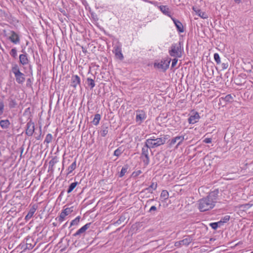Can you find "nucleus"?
<instances>
[{
    "label": "nucleus",
    "mask_w": 253,
    "mask_h": 253,
    "mask_svg": "<svg viewBox=\"0 0 253 253\" xmlns=\"http://www.w3.org/2000/svg\"><path fill=\"white\" fill-rule=\"evenodd\" d=\"M218 189H214L211 191L205 198L198 201V209L200 211L203 212L212 209L217 202Z\"/></svg>",
    "instance_id": "obj_1"
},
{
    "label": "nucleus",
    "mask_w": 253,
    "mask_h": 253,
    "mask_svg": "<svg viewBox=\"0 0 253 253\" xmlns=\"http://www.w3.org/2000/svg\"><path fill=\"white\" fill-rule=\"evenodd\" d=\"M167 139V135L159 138L153 136L151 138L146 139L145 143L150 148H154L165 144Z\"/></svg>",
    "instance_id": "obj_2"
},
{
    "label": "nucleus",
    "mask_w": 253,
    "mask_h": 253,
    "mask_svg": "<svg viewBox=\"0 0 253 253\" xmlns=\"http://www.w3.org/2000/svg\"><path fill=\"white\" fill-rule=\"evenodd\" d=\"M182 43L179 42L178 43H173L169 49V55L175 58H180L182 56L183 50Z\"/></svg>",
    "instance_id": "obj_3"
},
{
    "label": "nucleus",
    "mask_w": 253,
    "mask_h": 253,
    "mask_svg": "<svg viewBox=\"0 0 253 253\" xmlns=\"http://www.w3.org/2000/svg\"><path fill=\"white\" fill-rule=\"evenodd\" d=\"M150 149L151 148L148 146V145H146L145 143L142 148L140 158L142 160L145 166H147L149 164L150 159L149 157V152Z\"/></svg>",
    "instance_id": "obj_4"
},
{
    "label": "nucleus",
    "mask_w": 253,
    "mask_h": 253,
    "mask_svg": "<svg viewBox=\"0 0 253 253\" xmlns=\"http://www.w3.org/2000/svg\"><path fill=\"white\" fill-rule=\"evenodd\" d=\"M9 37L8 39L11 42L15 44L20 43V39L19 35L14 31H10L8 33Z\"/></svg>",
    "instance_id": "obj_5"
},
{
    "label": "nucleus",
    "mask_w": 253,
    "mask_h": 253,
    "mask_svg": "<svg viewBox=\"0 0 253 253\" xmlns=\"http://www.w3.org/2000/svg\"><path fill=\"white\" fill-rule=\"evenodd\" d=\"M91 224V223L90 222L85 224L78 230H77V232L73 234V236L78 238H80L82 236H84L85 231L90 227Z\"/></svg>",
    "instance_id": "obj_6"
},
{
    "label": "nucleus",
    "mask_w": 253,
    "mask_h": 253,
    "mask_svg": "<svg viewBox=\"0 0 253 253\" xmlns=\"http://www.w3.org/2000/svg\"><path fill=\"white\" fill-rule=\"evenodd\" d=\"M113 52L115 54V57L120 60H123L124 58L122 52V47L120 44H116L114 46Z\"/></svg>",
    "instance_id": "obj_7"
},
{
    "label": "nucleus",
    "mask_w": 253,
    "mask_h": 253,
    "mask_svg": "<svg viewBox=\"0 0 253 253\" xmlns=\"http://www.w3.org/2000/svg\"><path fill=\"white\" fill-rule=\"evenodd\" d=\"M146 118V114L143 110H138L136 111V122L139 124Z\"/></svg>",
    "instance_id": "obj_8"
},
{
    "label": "nucleus",
    "mask_w": 253,
    "mask_h": 253,
    "mask_svg": "<svg viewBox=\"0 0 253 253\" xmlns=\"http://www.w3.org/2000/svg\"><path fill=\"white\" fill-rule=\"evenodd\" d=\"M35 131V125L32 121H29L26 124V134L29 136H32Z\"/></svg>",
    "instance_id": "obj_9"
},
{
    "label": "nucleus",
    "mask_w": 253,
    "mask_h": 253,
    "mask_svg": "<svg viewBox=\"0 0 253 253\" xmlns=\"http://www.w3.org/2000/svg\"><path fill=\"white\" fill-rule=\"evenodd\" d=\"M170 61V59H168L164 61H162L160 63H158V64H155V66L157 67L159 69H163L164 70H166L169 67Z\"/></svg>",
    "instance_id": "obj_10"
},
{
    "label": "nucleus",
    "mask_w": 253,
    "mask_h": 253,
    "mask_svg": "<svg viewBox=\"0 0 253 253\" xmlns=\"http://www.w3.org/2000/svg\"><path fill=\"white\" fill-rule=\"evenodd\" d=\"M184 139V136L183 135L176 136L171 139L170 145H174L177 142V144L176 146V148H177L180 145H181Z\"/></svg>",
    "instance_id": "obj_11"
},
{
    "label": "nucleus",
    "mask_w": 253,
    "mask_h": 253,
    "mask_svg": "<svg viewBox=\"0 0 253 253\" xmlns=\"http://www.w3.org/2000/svg\"><path fill=\"white\" fill-rule=\"evenodd\" d=\"M171 18L172 20L173 23H174L175 26L176 27L177 30L179 33H183L184 32V28L182 24L179 20L173 17H171Z\"/></svg>",
    "instance_id": "obj_12"
},
{
    "label": "nucleus",
    "mask_w": 253,
    "mask_h": 253,
    "mask_svg": "<svg viewBox=\"0 0 253 253\" xmlns=\"http://www.w3.org/2000/svg\"><path fill=\"white\" fill-rule=\"evenodd\" d=\"M81 80L78 75H74L72 77L71 86L76 88L78 85L80 84Z\"/></svg>",
    "instance_id": "obj_13"
},
{
    "label": "nucleus",
    "mask_w": 253,
    "mask_h": 253,
    "mask_svg": "<svg viewBox=\"0 0 253 253\" xmlns=\"http://www.w3.org/2000/svg\"><path fill=\"white\" fill-rule=\"evenodd\" d=\"M37 207L36 205H33L32 206V207L30 209L28 213L25 217V219L26 221H28L30 218H31L33 217L35 212L37 210Z\"/></svg>",
    "instance_id": "obj_14"
},
{
    "label": "nucleus",
    "mask_w": 253,
    "mask_h": 253,
    "mask_svg": "<svg viewBox=\"0 0 253 253\" xmlns=\"http://www.w3.org/2000/svg\"><path fill=\"white\" fill-rule=\"evenodd\" d=\"M200 118V116L199 114L197 112H196L194 115L191 116L188 118V122L189 124H194L197 123Z\"/></svg>",
    "instance_id": "obj_15"
},
{
    "label": "nucleus",
    "mask_w": 253,
    "mask_h": 253,
    "mask_svg": "<svg viewBox=\"0 0 253 253\" xmlns=\"http://www.w3.org/2000/svg\"><path fill=\"white\" fill-rule=\"evenodd\" d=\"M15 77L18 84H22L25 81V75L21 72L15 75Z\"/></svg>",
    "instance_id": "obj_16"
},
{
    "label": "nucleus",
    "mask_w": 253,
    "mask_h": 253,
    "mask_svg": "<svg viewBox=\"0 0 253 253\" xmlns=\"http://www.w3.org/2000/svg\"><path fill=\"white\" fill-rule=\"evenodd\" d=\"M193 241V238L190 236H186L185 238L180 240L182 246H188Z\"/></svg>",
    "instance_id": "obj_17"
},
{
    "label": "nucleus",
    "mask_w": 253,
    "mask_h": 253,
    "mask_svg": "<svg viewBox=\"0 0 253 253\" xmlns=\"http://www.w3.org/2000/svg\"><path fill=\"white\" fill-rule=\"evenodd\" d=\"M160 10L166 15L169 16L170 17V12L169 8L167 5H161L159 6Z\"/></svg>",
    "instance_id": "obj_18"
},
{
    "label": "nucleus",
    "mask_w": 253,
    "mask_h": 253,
    "mask_svg": "<svg viewBox=\"0 0 253 253\" xmlns=\"http://www.w3.org/2000/svg\"><path fill=\"white\" fill-rule=\"evenodd\" d=\"M193 9L196 12L199 16L203 19H207L208 18V15L206 12L202 11L200 9L196 10L195 8L193 7Z\"/></svg>",
    "instance_id": "obj_19"
},
{
    "label": "nucleus",
    "mask_w": 253,
    "mask_h": 253,
    "mask_svg": "<svg viewBox=\"0 0 253 253\" xmlns=\"http://www.w3.org/2000/svg\"><path fill=\"white\" fill-rule=\"evenodd\" d=\"M19 60L21 64L23 65L28 63V59L26 54H20L19 56Z\"/></svg>",
    "instance_id": "obj_20"
},
{
    "label": "nucleus",
    "mask_w": 253,
    "mask_h": 253,
    "mask_svg": "<svg viewBox=\"0 0 253 253\" xmlns=\"http://www.w3.org/2000/svg\"><path fill=\"white\" fill-rule=\"evenodd\" d=\"M10 122L8 120H3L0 121V126L3 129L8 128L10 126Z\"/></svg>",
    "instance_id": "obj_21"
},
{
    "label": "nucleus",
    "mask_w": 253,
    "mask_h": 253,
    "mask_svg": "<svg viewBox=\"0 0 253 253\" xmlns=\"http://www.w3.org/2000/svg\"><path fill=\"white\" fill-rule=\"evenodd\" d=\"M169 192L166 190H164L162 191L160 195V199L163 201H165L169 198Z\"/></svg>",
    "instance_id": "obj_22"
},
{
    "label": "nucleus",
    "mask_w": 253,
    "mask_h": 253,
    "mask_svg": "<svg viewBox=\"0 0 253 253\" xmlns=\"http://www.w3.org/2000/svg\"><path fill=\"white\" fill-rule=\"evenodd\" d=\"M57 159L55 157L52 158L49 161V168H48L49 170H51V171L53 170L54 166L55 165V164L56 163H57Z\"/></svg>",
    "instance_id": "obj_23"
},
{
    "label": "nucleus",
    "mask_w": 253,
    "mask_h": 253,
    "mask_svg": "<svg viewBox=\"0 0 253 253\" xmlns=\"http://www.w3.org/2000/svg\"><path fill=\"white\" fill-rule=\"evenodd\" d=\"M86 83L91 89H92L95 85L94 81L89 78H87Z\"/></svg>",
    "instance_id": "obj_24"
},
{
    "label": "nucleus",
    "mask_w": 253,
    "mask_h": 253,
    "mask_svg": "<svg viewBox=\"0 0 253 253\" xmlns=\"http://www.w3.org/2000/svg\"><path fill=\"white\" fill-rule=\"evenodd\" d=\"M234 97H235V95L232 96L231 94H228L226 95L224 97H221L220 99L224 100L225 102H230L233 100Z\"/></svg>",
    "instance_id": "obj_25"
},
{
    "label": "nucleus",
    "mask_w": 253,
    "mask_h": 253,
    "mask_svg": "<svg viewBox=\"0 0 253 253\" xmlns=\"http://www.w3.org/2000/svg\"><path fill=\"white\" fill-rule=\"evenodd\" d=\"M76 168V161H75L68 168L67 175L71 173Z\"/></svg>",
    "instance_id": "obj_26"
},
{
    "label": "nucleus",
    "mask_w": 253,
    "mask_h": 253,
    "mask_svg": "<svg viewBox=\"0 0 253 253\" xmlns=\"http://www.w3.org/2000/svg\"><path fill=\"white\" fill-rule=\"evenodd\" d=\"M101 119V116L99 114H96L94 116V118L93 119V120L92 121L93 124L95 126H97L98 125L99 121Z\"/></svg>",
    "instance_id": "obj_27"
},
{
    "label": "nucleus",
    "mask_w": 253,
    "mask_h": 253,
    "mask_svg": "<svg viewBox=\"0 0 253 253\" xmlns=\"http://www.w3.org/2000/svg\"><path fill=\"white\" fill-rule=\"evenodd\" d=\"M78 184V182H77L72 183L69 186V188L67 191V193H70L74 189V188L77 186Z\"/></svg>",
    "instance_id": "obj_28"
},
{
    "label": "nucleus",
    "mask_w": 253,
    "mask_h": 253,
    "mask_svg": "<svg viewBox=\"0 0 253 253\" xmlns=\"http://www.w3.org/2000/svg\"><path fill=\"white\" fill-rule=\"evenodd\" d=\"M128 166L126 165L123 167L121 169V171L119 174V177H122L127 172L128 169Z\"/></svg>",
    "instance_id": "obj_29"
},
{
    "label": "nucleus",
    "mask_w": 253,
    "mask_h": 253,
    "mask_svg": "<svg viewBox=\"0 0 253 253\" xmlns=\"http://www.w3.org/2000/svg\"><path fill=\"white\" fill-rule=\"evenodd\" d=\"M124 150L122 147H120L115 150L114 155L117 157H119L123 152Z\"/></svg>",
    "instance_id": "obj_30"
},
{
    "label": "nucleus",
    "mask_w": 253,
    "mask_h": 253,
    "mask_svg": "<svg viewBox=\"0 0 253 253\" xmlns=\"http://www.w3.org/2000/svg\"><path fill=\"white\" fill-rule=\"evenodd\" d=\"M80 218H81L80 216H78L76 217L74 219L72 220L70 223L69 227H70L72 226H74V225H77L80 222Z\"/></svg>",
    "instance_id": "obj_31"
},
{
    "label": "nucleus",
    "mask_w": 253,
    "mask_h": 253,
    "mask_svg": "<svg viewBox=\"0 0 253 253\" xmlns=\"http://www.w3.org/2000/svg\"><path fill=\"white\" fill-rule=\"evenodd\" d=\"M66 216L65 213L61 211L59 215L56 217V220H58L59 222H62L64 220Z\"/></svg>",
    "instance_id": "obj_32"
},
{
    "label": "nucleus",
    "mask_w": 253,
    "mask_h": 253,
    "mask_svg": "<svg viewBox=\"0 0 253 253\" xmlns=\"http://www.w3.org/2000/svg\"><path fill=\"white\" fill-rule=\"evenodd\" d=\"M108 132V127L103 126L100 131V134L102 136L105 137Z\"/></svg>",
    "instance_id": "obj_33"
},
{
    "label": "nucleus",
    "mask_w": 253,
    "mask_h": 253,
    "mask_svg": "<svg viewBox=\"0 0 253 253\" xmlns=\"http://www.w3.org/2000/svg\"><path fill=\"white\" fill-rule=\"evenodd\" d=\"M12 71L14 75L20 73L19 68L17 64L14 65L12 67Z\"/></svg>",
    "instance_id": "obj_34"
},
{
    "label": "nucleus",
    "mask_w": 253,
    "mask_h": 253,
    "mask_svg": "<svg viewBox=\"0 0 253 253\" xmlns=\"http://www.w3.org/2000/svg\"><path fill=\"white\" fill-rule=\"evenodd\" d=\"M52 139V136L51 134L48 133L46 136V137H45L44 142L46 143L47 144H48L51 142Z\"/></svg>",
    "instance_id": "obj_35"
},
{
    "label": "nucleus",
    "mask_w": 253,
    "mask_h": 253,
    "mask_svg": "<svg viewBox=\"0 0 253 253\" xmlns=\"http://www.w3.org/2000/svg\"><path fill=\"white\" fill-rule=\"evenodd\" d=\"M73 207L67 208L65 209L64 210H63L62 211L65 213V215L67 216L73 212Z\"/></svg>",
    "instance_id": "obj_36"
},
{
    "label": "nucleus",
    "mask_w": 253,
    "mask_h": 253,
    "mask_svg": "<svg viewBox=\"0 0 253 253\" xmlns=\"http://www.w3.org/2000/svg\"><path fill=\"white\" fill-rule=\"evenodd\" d=\"M214 59L217 64H219L221 63L220 58L219 54L217 53L214 54Z\"/></svg>",
    "instance_id": "obj_37"
},
{
    "label": "nucleus",
    "mask_w": 253,
    "mask_h": 253,
    "mask_svg": "<svg viewBox=\"0 0 253 253\" xmlns=\"http://www.w3.org/2000/svg\"><path fill=\"white\" fill-rule=\"evenodd\" d=\"M4 105L2 101H0V117L3 114L4 112Z\"/></svg>",
    "instance_id": "obj_38"
},
{
    "label": "nucleus",
    "mask_w": 253,
    "mask_h": 253,
    "mask_svg": "<svg viewBox=\"0 0 253 253\" xmlns=\"http://www.w3.org/2000/svg\"><path fill=\"white\" fill-rule=\"evenodd\" d=\"M10 54L11 56H12L14 58H16V57L17 55V50L15 48H12L11 50V51L10 52Z\"/></svg>",
    "instance_id": "obj_39"
},
{
    "label": "nucleus",
    "mask_w": 253,
    "mask_h": 253,
    "mask_svg": "<svg viewBox=\"0 0 253 253\" xmlns=\"http://www.w3.org/2000/svg\"><path fill=\"white\" fill-rule=\"evenodd\" d=\"M230 219L229 215H225L223 217H222L220 220L223 223H226Z\"/></svg>",
    "instance_id": "obj_40"
},
{
    "label": "nucleus",
    "mask_w": 253,
    "mask_h": 253,
    "mask_svg": "<svg viewBox=\"0 0 253 253\" xmlns=\"http://www.w3.org/2000/svg\"><path fill=\"white\" fill-rule=\"evenodd\" d=\"M17 105V103L14 100H11L9 102V107L10 108H14Z\"/></svg>",
    "instance_id": "obj_41"
},
{
    "label": "nucleus",
    "mask_w": 253,
    "mask_h": 253,
    "mask_svg": "<svg viewBox=\"0 0 253 253\" xmlns=\"http://www.w3.org/2000/svg\"><path fill=\"white\" fill-rule=\"evenodd\" d=\"M157 208L155 206H153L150 208L148 212L151 213H154L155 212L157 211Z\"/></svg>",
    "instance_id": "obj_42"
},
{
    "label": "nucleus",
    "mask_w": 253,
    "mask_h": 253,
    "mask_svg": "<svg viewBox=\"0 0 253 253\" xmlns=\"http://www.w3.org/2000/svg\"><path fill=\"white\" fill-rule=\"evenodd\" d=\"M149 187L153 190H156L157 187V183L152 182L151 184L150 185Z\"/></svg>",
    "instance_id": "obj_43"
},
{
    "label": "nucleus",
    "mask_w": 253,
    "mask_h": 253,
    "mask_svg": "<svg viewBox=\"0 0 253 253\" xmlns=\"http://www.w3.org/2000/svg\"><path fill=\"white\" fill-rule=\"evenodd\" d=\"M210 225L212 229H213L214 230L216 229L218 227V225H217V224L216 223V222L211 223H210Z\"/></svg>",
    "instance_id": "obj_44"
},
{
    "label": "nucleus",
    "mask_w": 253,
    "mask_h": 253,
    "mask_svg": "<svg viewBox=\"0 0 253 253\" xmlns=\"http://www.w3.org/2000/svg\"><path fill=\"white\" fill-rule=\"evenodd\" d=\"M177 61H178L177 59L175 57L172 60V63H171V67L172 68L175 67V66L176 65V64L177 62Z\"/></svg>",
    "instance_id": "obj_45"
},
{
    "label": "nucleus",
    "mask_w": 253,
    "mask_h": 253,
    "mask_svg": "<svg viewBox=\"0 0 253 253\" xmlns=\"http://www.w3.org/2000/svg\"><path fill=\"white\" fill-rule=\"evenodd\" d=\"M40 133L39 135H38L37 136H36V139L37 140H40L42 139V128L41 127H40Z\"/></svg>",
    "instance_id": "obj_46"
},
{
    "label": "nucleus",
    "mask_w": 253,
    "mask_h": 253,
    "mask_svg": "<svg viewBox=\"0 0 253 253\" xmlns=\"http://www.w3.org/2000/svg\"><path fill=\"white\" fill-rule=\"evenodd\" d=\"M153 190L152 189H151L149 187L145 188V189H144L141 192H143L144 191H148V192L150 193H153Z\"/></svg>",
    "instance_id": "obj_47"
},
{
    "label": "nucleus",
    "mask_w": 253,
    "mask_h": 253,
    "mask_svg": "<svg viewBox=\"0 0 253 253\" xmlns=\"http://www.w3.org/2000/svg\"><path fill=\"white\" fill-rule=\"evenodd\" d=\"M203 141L206 143H210L211 142V138H206Z\"/></svg>",
    "instance_id": "obj_48"
},
{
    "label": "nucleus",
    "mask_w": 253,
    "mask_h": 253,
    "mask_svg": "<svg viewBox=\"0 0 253 253\" xmlns=\"http://www.w3.org/2000/svg\"><path fill=\"white\" fill-rule=\"evenodd\" d=\"M228 64L227 63H223L222 64V69H223V70L226 69L228 68Z\"/></svg>",
    "instance_id": "obj_49"
},
{
    "label": "nucleus",
    "mask_w": 253,
    "mask_h": 253,
    "mask_svg": "<svg viewBox=\"0 0 253 253\" xmlns=\"http://www.w3.org/2000/svg\"><path fill=\"white\" fill-rule=\"evenodd\" d=\"M174 245L176 247H180L182 246L180 241L176 242L174 244Z\"/></svg>",
    "instance_id": "obj_50"
},
{
    "label": "nucleus",
    "mask_w": 253,
    "mask_h": 253,
    "mask_svg": "<svg viewBox=\"0 0 253 253\" xmlns=\"http://www.w3.org/2000/svg\"><path fill=\"white\" fill-rule=\"evenodd\" d=\"M216 223L217 224L218 227H220L224 224L221 220L216 222Z\"/></svg>",
    "instance_id": "obj_51"
},
{
    "label": "nucleus",
    "mask_w": 253,
    "mask_h": 253,
    "mask_svg": "<svg viewBox=\"0 0 253 253\" xmlns=\"http://www.w3.org/2000/svg\"><path fill=\"white\" fill-rule=\"evenodd\" d=\"M154 201V199H150L147 201V204H149L151 202Z\"/></svg>",
    "instance_id": "obj_52"
},
{
    "label": "nucleus",
    "mask_w": 253,
    "mask_h": 253,
    "mask_svg": "<svg viewBox=\"0 0 253 253\" xmlns=\"http://www.w3.org/2000/svg\"><path fill=\"white\" fill-rule=\"evenodd\" d=\"M234 1L237 3H240L241 1V0H234Z\"/></svg>",
    "instance_id": "obj_53"
},
{
    "label": "nucleus",
    "mask_w": 253,
    "mask_h": 253,
    "mask_svg": "<svg viewBox=\"0 0 253 253\" xmlns=\"http://www.w3.org/2000/svg\"><path fill=\"white\" fill-rule=\"evenodd\" d=\"M122 218V217H120V218L118 220V221H117L118 223L119 222V221H121V218Z\"/></svg>",
    "instance_id": "obj_54"
},
{
    "label": "nucleus",
    "mask_w": 253,
    "mask_h": 253,
    "mask_svg": "<svg viewBox=\"0 0 253 253\" xmlns=\"http://www.w3.org/2000/svg\"><path fill=\"white\" fill-rule=\"evenodd\" d=\"M137 174H139L141 173V171L140 170H138L137 172Z\"/></svg>",
    "instance_id": "obj_55"
},
{
    "label": "nucleus",
    "mask_w": 253,
    "mask_h": 253,
    "mask_svg": "<svg viewBox=\"0 0 253 253\" xmlns=\"http://www.w3.org/2000/svg\"><path fill=\"white\" fill-rule=\"evenodd\" d=\"M68 223V222H67L64 225V226H65L66 225H67V224Z\"/></svg>",
    "instance_id": "obj_56"
}]
</instances>
